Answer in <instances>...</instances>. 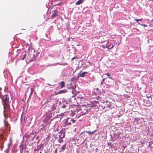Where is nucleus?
Masks as SVG:
<instances>
[{
    "label": "nucleus",
    "instance_id": "obj_21",
    "mask_svg": "<svg viewBox=\"0 0 153 153\" xmlns=\"http://www.w3.org/2000/svg\"><path fill=\"white\" fill-rule=\"evenodd\" d=\"M100 46L102 47L103 48H106V45L105 46L104 45H102Z\"/></svg>",
    "mask_w": 153,
    "mask_h": 153
},
{
    "label": "nucleus",
    "instance_id": "obj_26",
    "mask_svg": "<svg viewBox=\"0 0 153 153\" xmlns=\"http://www.w3.org/2000/svg\"><path fill=\"white\" fill-rule=\"evenodd\" d=\"M57 153V149H56L55 151V153Z\"/></svg>",
    "mask_w": 153,
    "mask_h": 153
},
{
    "label": "nucleus",
    "instance_id": "obj_28",
    "mask_svg": "<svg viewBox=\"0 0 153 153\" xmlns=\"http://www.w3.org/2000/svg\"><path fill=\"white\" fill-rule=\"evenodd\" d=\"M81 101H82V102H83L84 101V100L83 99H82V100Z\"/></svg>",
    "mask_w": 153,
    "mask_h": 153
},
{
    "label": "nucleus",
    "instance_id": "obj_19",
    "mask_svg": "<svg viewBox=\"0 0 153 153\" xmlns=\"http://www.w3.org/2000/svg\"><path fill=\"white\" fill-rule=\"evenodd\" d=\"M105 74L107 76H109V78H110L112 79H113L111 77H110V76H111V75H110L109 74H108V73Z\"/></svg>",
    "mask_w": 153,
    "mask_h": 153
},
{
    "label": "nucleus",
    "instance_id": "obj_8",
    "mask_svg": "<svg viewBox=\"0 0 153 153\" xmlns=\"http://www.w3.org/2000/svg\"><path fill=\"white\" fill-rule=\"evenodd\" d=\"M3 100L5 104H7L8 103L9 98L7 97V95H6V97L3 98Z\"/></svg>",
    "mask_w": 153,
    "mask_h": 153
},
{
    "label": "nucleus",
    "instance_id": "obj_13",
    "mask_svg": "<svg viewBox=\"0 0 153 153\" xmlns=\"http://www.w3.org/2000/svg\"><path fill=\"white\" fill-rule=\"evenodd\" d=\"M96 131V130H95L92 132H91L90 131H86V132L88 134L91 135H92Z\"/></svg>",
    "mask_w": 153,
    "mask_h": 153
},
{
    "label": "nucleus",
    "instance_id": "obj_2",
    "mask_svg": "<svg viewBox=\"0 0 153 153\" xmlns=\"http://www.w3.org/2000/svg\"><path fill=\"white\" fill-rule=\"evenodd\" d=\"M111 105L110 102L107 101L104 103L102 105V106L105 111H107L109 109L110 107L111 106Z\"/></svg>",
    "mask_w": 153,
    "mask_h": 153
},
{
    "label": "nucleus",
    "instance_id": "obj_6",
    "mask_svg": "<svg viewBox=\"0 0 153 153\" xmlns=\"http://www.w3.org/2000/svg\"><path fill=\"white\" fill-rule=\"evenodd\" d=\"M111 44L110 43H109L106 45V48H108L109 49H110L114 47V45H112L111 46Z\"/></svg>",
    "mask_w": 153,
    "mask_h": 153
},
{
    "label": "nucleus",
    "instance_id": "obj_10",
    "mask_svg": "<svg viewBox=\"0 0 153 153\" xmlns=\"http://www.w3.org/2000/svg\"><path fill=\"white\" fill-rule=\"evenodd\" d=\"M87 73V72H83L81 74H79V76L80 77H84L85 76V75Z\"/></svg>",
    "mask_w": 153,
    "mask_h": 153
},
{
    "label": "nucleus",
    "instance_id": "obj_16",
    "mask_svg": "<svg viewBox=\"0 0 153 153\" xmlns=\"http://www.w3.org/2000/svg\"><path fill=\"white\" fill-rule=\"evenodd\" d=\"M142 20H143V19L142 18H141V19H135V21H136V22H137V23L139 24L140 25V23L138 21H141Z\"/></svg>",
    "mask_w": 153,
    "mask_h": 153
},
{
    "label": "nucleus",
    "instance_id": "obj_23",
    "mask_svg": "<svg viewBox=\"0 0 153 153\" xmlns=\"http://www.w3.org/2000/svg\"><path fill=\"white\" fill-rule=\"evenodd\" d=\"M25 56H26V54H25L24 55V56L22 58V60H24V59L25 58Z\"/></svg>",
    "mask_w": 153,
    "mask_h": 153
},
{
    "label": "nucleus",
    "instance_id": "obj_17",
    "mask_svg": "<svg viewBox=\"0 0 153 153\" xmlns=\"http://www.w3.org/2000/svg\"><path fill=\"white\" fill-rule=\"evenodd\" d=\"M30 95H31L33 93V91H34V89L32 88H30Z\"/></svg>",
    "mask_w": 153,
    "mask_h": 153
},
{
    "label": "nucleus",
    "instance_id": "obj_4",
    "mask_svg": "<svg viewBox=\"0 0 153 153\" xmlns=\"http://www.w3.org/2000/svg\"><path fill=\"white\" fill-rule=\"evenodd\" d=\"M58 11L56 10H55L51 16V18L53 19L56 17L58 15Z\"/></svg>",
    "mask_w": 153,
    "mask_h": 153
},
{
    "label": "nucleus",
    "instance_id": "obj_7",
    "mask_svg": "<svg viewBox=\"0 0 153 153\" xmlns=\"http://www.w3.org/2000/svg\"><path fill=\"white\" fill-rule=\"evenodd\" d=\"M144 102L145 104V105L146 106H150L151 104L149 100H145L144 101Z\"/></svg>",
    "mask_w": 153,
    "mask_h": 153
},
{
    "label": "nucleus",
    "instance_id": "obj_14",
    "mask_svg": "<svg viewBox=\"0 0 153 153\" xmlns=\"http://www.w3.org/2000/svg\"><path fill=\"white\" fill-rule=\"evenodd\" d=\"M78 79V77H74L71 79V81H76Z\"/></svg>",
    "mask_w": 153,
    "mask_h": 153
},
{
    "label": "nucleus",
    "instance_id": "obj_31",
    "mask_svg": "<svg viewBox=\"0 0 153 153\" xmlns=\"http://www.w3.org/2000/svg\"><path fill=\"white\" fill-rule=\"evenodd\" d=\"M0 89H1V88H0Z\"/></svg>",
    "mask_w": 153,
    "mask_h": 153
},
{
    "label": "nucleus",
    "instance_id": "obj_22",
    "mask_svg": "<svg viewBox=\"0 0 153 153\" xmlns=\"http://www.w3.org/2000/svg\"><path fill=\"white\" fill-rule=\"evenodd\" d=\"M105 79L106 80L105 81V82L106 83H109V80L108 79H107V78H106V79Z\"/></svg>",
    "mask_w": 153,
    "mask_h": 153
},
{
    "label": "nucleus",
    "instance_id": "obj_15",
    "mask_svg": "<svg viewBox=\"0 0 153 153\" xmlns=\"http://www.w3.org/2000/svg\"><path fill=\"white\" fill-rule=\"evenodd\" d=\"M50 119V118H49V117H47L44 120V122L47 123L48 121V120H49Z\"/></svg>",
    "mask_w": 153,
    "mask_h": 153
},
{
    "label": "nucleus",
    "instance_id": "obj_1",
    "mask_svg": "<svg viewBox=\"0 0 153 153\" xmlns=\"http://www.w3.org/2000/svg\"><path fill=\"white\" fill-rule=\"evenodd\" d=\"M82 106L78 107L77 109H78L79 111H81V115L80 116L86 113L88 109L87 108L86 106V105L82 104Z\"/></svg>",
    "mask_w": 153,
    "mask_h": 153
},
{
    "label": "nucleus",
    "instance_id": "obj_9",
    "mask_svg": "<svg viewBox=\"0 0 153 153\" xmlns=\"http://www.w3.org/2000/svg\"><path fill=\"white\" fill-rule=\"evenodd\" d=\"M84 1V0H79L76 2L75 4L76 5H79L82 4Z\"/></svg>",
    "mask_w": 153,
    "mask_h": 153
},
{
    "label": "nucleus",
    "instance_id": "obj_18",
    "mask_svg": "<svg viewBox=\"0 0 153 153\" xmlns=\"http://www.w3.org/2000/svg\"><path fill=\"white\" fill-rule=\"evenodd\" d=\"M8 124L7 123H5V128L6 130H7V128L8 127Z\"/></svg>",
    "mask_w": 153,
    "mask_h": 153
},
{
    "label": "nucleus",
    "instance_id": "obj_11",
    "mask_svg": "<svg viewBox=\"0 0 153 153\" xmlns=\"http://www.w3.org/2000/svg\"><path fill=\"white\" fill-rule=\"evenodd\" d=\"M66 146V143H65L64 145H63L62 146V147L60 148L61 150L60 152L65 150V149Z\"/></svg>",
    "mask_w": 153,
    "mask_h": 153
},
{
    "label": "nucleus",
    "instance_id": "obj_30",
    "mask_svg": "<svg viewBox=\"0 0 153 153\" xmlns=\"http://www.w3.org/2000/svg\"><path fill=\"white\" fill-rule=\"evenodd\" d=\"M152 21H153V19L152 20Z\"/></svg>",
    "mask_w": 153,
    "mask_h": 153
},
{
    "label": "nucleus",
    "instance_id": "obj_24",
    "mask_svg": "<svg viewBox=\"0 0 153 153\" xmlns=\"http://www.w3.org/2000/svg\"><path fill=\"white\" fill-rule=\"evenodd\" d=\"M142 25H143V26H144V27H147V25H146L142 24Z\"/></svg>",
    "mask_w": 153,
    "mask_h": 153
},
{
    "label": "nucleus",
    "instance_id": "obj_12",
    "mask_svg": "<svg viewBox=\"0 0 153 153\" xmlns=\"http://www.w3.org/2000/svg\"><path fill=\"white\" fill-rule=\"evenodd\" d=\"M59 84H60L61 88H62L65 86V83L64 81L61 82Z\"/></svg>",
    "mask_w": 153,
    "mask_h": 153
},
{
    "label": "nucleus",
    "instance_id": "obj_5",
    "mask_svg": "<svg viewBox=\"0 0 153 153\" xmlns=\"http://www.w3.org/2000/svg\"><path fill=\"white\" fill-rule=\"evenodd\" d=\"M67 92V91L66 89H64L63 90H62L59 91H58L57 93L56 94V95H57L60 94H62L63 93H66Z\"/></svg>",
    "mask_w": 153,
    "mask_h": 153
},
{
    "label": "nucleus",
    "instance_id": "obj_3",
    "mask_svg": "<svg viewBox=\"0 0 153 153\" xmlns=\"http://www.w3.org/2000/svg\"><path fill=\"white\" fill-rule=\"evenodd\" d=\"M75 122V120L73 119L68 118L65 121V126L67 125H69L71 124L74 123Z\"/></svg>",
    "mask_w": 153,
    "mask_h": 153
},
{
    "label": "nucleus",
    "instance_id": "obj_29",
    "mask_svg": "<svg viewBox=\"0 0 153 153\" xmlns=\"http://www.w3.org/2000/svg\"><path fill=\"white\" fill-rule=\"evenodd\" d=\"M150 0L151 1H153V0Z\"/></svg>",
    "mask_w": 153,
    "mask_h": 153
},
{
    "label": "nucleus",
    "instance_id": "obj_27",
    "mask_svg": "<svg viewBox=\"0 0 153 153\" xmlns=\"http://www.w3.org/2000/svg\"><path fill=\"white\" fill-rule=\"evenodd\" d=\"M146 96L148 98H149L150 97H151V96Z\"/></svg>",
    "mask_w": 153,
    "mask_h": 153
},
{
    "label": "nucleus",
    "instance_id": "obj_20",
    "mask_svg": "<svg viewBox=\"0 0 153 153\" xmlns=\"http://www.w3.org/2000/svg\"><path fill=\"white\" fill-rule=\"evenodd\" d=\"M105 79V78H104L102 79V82H101V84L102 85L104 83V80Z\"/></svg>",
    "mask_w": 153,
    "mask_h": 153
},
{
    "label": "nucleus",
    "instance_id": "obj_25",
    "mask_svg": "<svg viewBox=\"0 0 153 153\" xmlns=\"http://www.w3.org/2000/svg\"><path fill=\"white\" fill-rule=\"evenodd\" d=\"M76 57H74L72 59V60H74V59H76Z\"/></svg>",
    "mask_w": 153,
    "mask_h": 153
}]
</instances>
